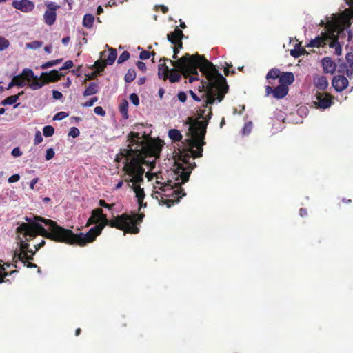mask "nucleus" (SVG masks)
<instances>
[{
    "mask_svg": "<svg viewBox=\"0 0 353 353\" xmlns=\"http://www.w3.org/2000/svg\"><path fill=\"white\" fill-rule=\"evenodd\" d=\"M163 61H168L174 68L170 69L165 63L158 66V77L163 81L169 79L170 83L179 82L181 74L187 78L188 82L192 83L199 79L198 69L203 75L207 77V90L203 94L207 97L205 106L208 104L213 105L215 101L221 102L228 92V85L225 78L219 72L216 66L207 60L203 55L195 54L190 55L185 53L177 60L173 61L163 58Z\"/></svg>",
    "mask_w": 353,
    "mask_h": 353,
    "instance_id": "f257e3e1",
    "label": "nucleus"
},
{
    "mask_svg": "<svg viewBox=\"0 0 353 353\" xmlns=\"http://www.w3.org/2000/svg\"><path fill=\"white\" fill-rule=\"evenodd\" d=\"M143 137H145V132L141 136L140 133L131 131L127 136V148L121 149L115 159L117 162L123 159L122 177L128 187L133 189L140 208L146 207V203L143 205L145 192L139 185L143 181V165H149L152 170L156 165L154 160L149 161L146 158L157 157L161 151L158 145L146 143L142 139Z\"/></svg>",
    "mask_w": 353,
    "mask_h": 353,
    "instance_id": "f03ea898",
    "label": "nucleus"
},
{
    "mask_svg": "<svg viewBox=\"0 0 353 353\" xmlns=\"http://www.w3.org/2000/svg\"><path fill=\"white\" fill-rule=\"evenodd\" d=\"M143 214L129 215L122 214L115 219L109 220L106 217L105 222L102 224L96 225L90 228L86 234H74L71 230L64 228L57 224L56 221H48L51 224L52 232L50 234V237L52 239L64 241V243L68 245H78L81 247L86 245L88 243H92L96 238L99 236L107 225L111 228H115L123 230L124 234L130 233L136 234L139 232V228L137 225L143 221Z\"/></svg>",
    "mask_w": 353,
    "mask_h": 353,
    "instance_id": "7ed1b4c3",
    "label": "nucleus"
},
{
    "mask_svg": "<svg viewBox=\"0 0 353 353\" xmlns=\"http://www.w3.org/2000/svg\"><path fill=\"white\" fill-rule=\"evenodd\" d=\"M190 157L191 156L188 154L181 153L180 159L182 162L174 163L173 165L174 181L168 179L165 183L157 181L162 185L160 188L161 192H156L153 194L155 195L160 205H165L168 208H170L186 195L181 185L188 181L193 166H196L195 163L192 165L189 162Z\"/></svg>",
    "mask_w": 353,
    "mask_h": 353,
    "instance_id": "20e7f679",
    "label": "nucleus"
},
{
    "mask_svg": "<svg viewBox=\"0 0 353 353\" xmlns=\"http://www.w3.org/2000/svg\"><path fill=\"white\" fill-rule=\"evenodd\" d=\"M34 221H31L30 219L26 217V220L28 223H22L16 229V232L18 234L17 238L20 240L19 253L34 254V255L37 252L36 250L33 251L30 249V245L28 242L34 239L38 235L55 242L64 243V241H57L50 237V234L52 232L53 230L51 224L48 221H53L52 220L39 216H34Z\"/></svg>",
    "mask_w": 353,
    "mask_h": 353,
    "instance_id": "39448f33",
    "label": "nucleus"
},
{
    "mask_svg": "<svg viewBox=\"0 0 353 353\" xmlns=\"http://www.w3.org/2000/svg\"><path fill=\"white\" fill-rule=\"evenodd\" d=\"M206 108H201L197 111L199 118L203 119L201 121H197L196 125H191L190 130H191L193 138L187 140L188 142L189 154L194 159L202 157L203 146L205 145L204 141L206 127L208 124L209 120L212 115V108L209 107L208 114L206 112Z\"/></svg>",
    "mask_w": 353,
    "mask_h": 353,
    "instance_id": "423d86ee",
    "label": "nucleus"
},
{
    "mask_svg": "<svg viewBox=\"0 0 353 353\" xmlns=\"http://www.w3.org/2000/svg\"><path fill=\"white\" fill-rule=\"evenodd\" d=\"M353 19V11L351 9H345L336 19L329 21L325 25L327 34L330 39H337L341 43H345L352 39V34L350 29Z\"/></svg>",
    "mask_w": 353,
    "mask_h": 353,
    "instance_id": "0eeeda50",
    "label": "nucleus"
},
{
    "mask_svg": "<svg viewBox=\"0 0 353 353\" xmlns=\"http://www.w3.org/2000/svg\"><path fill=\"white\" fill-rule=\"evenodd\" d=\"M21 74L25 81L29 82L28 87L33 90H39L44 85V82H41L40 77L34 75L33 70L30 68L23 69Z\"/></svg>",
    "mask_w": 353,
    "mask_h": 353,
    "instance_id": "6e6552de",
    "label": "nucleus"
},
{
    "mask_svg": "<svg viewBox=\"0 0 353 353\" xmlns=\"http://www.w3.org/2000/svg\"><path fill=\"white\" fill-rule=\"evenodd\" d=\"M289 88L286 85L279 84L274 88V85H268L265 86V95L272 94L273 97L277 99L284 98L288 93Z\"/></svg>",
    "mask_w": 353,
    "mask_h": 353,
    "instance_id": "1a4fd4ad",
    "label": "nucleus"
},
{
    "mask_svg": "<svg viewBox=\"0 0 353 353\" xmlns=\"http://www.w3.org/2000/svg\"><path fill=\"white\" fill-rule=\"evenodd\" d=\"M314 105L317 108L327 109L333 103L334 97L327 92H316Z\"/></svg>",
    "mask_w": 353,
    "mask_h": 353,
    "instance_id": "9d476101",
    "label": "nucleus"
},
{
    "mask_svg": "<svg viewBox=\"0 0 353 353\" xmlns=\"http://www.w3.org/2000/svg\"><path fill=\"white\" fill-rule=\"evenodd\" d=\"M46 7L47 10L43 14V21L47 25L52 26L54 23L57 19L56 11L60 6L54 2H50L46 3Z\"/></svg>",
    "mask_w": 353,
    "mask_h": 353,
    "instance_id": "9b49d317",
    "label": "nucleus"
},
{
    "mask_svg": "<svg viewBox=\"0 0 353 353\" xmlns=\"http://www.w3.org/2000/svg\"><path fill=\"white\" fill-rule=\"evenodd\" d=\"M106 216V214H103V211L101 208H96L92 211L91 216L88 219L85 225L88 227L92 224H102L105 222Z\"/></svg>",
    "mask_w": 353,
    "mask_h": 353,
    "instance_id": "f8f14e48",
    "label": "nucleus"
},
{
    "mask_svg": "<svg viewBox=\"0 0 353 353\" xmlns=\"http://www.w3.org/2000/svg\"><path fill=\"white\" fill-rule=\"evenodd\" d=\"M332 85L336 92H341L347 88L349 81L344 75L339 74L333 77Z\"/></svg>",
    "mask_w": 353,
    "mask_h": 353,
    "instance_id": "ddd939ff",
    "label": "nucleus"
},
{
    "mask_svg": "<svg viewBox=\"0 0 353 353\" xmlns=\"http://www.w3.org/2000/svg\"><path fill=\"white\" fill-rule=\"evenodd\" d=\"M12 6L23 12H30L34 8V3L30 0H14Z\"/></svg>",
    "mask_w": 353,
    "mask_h": 353,
    "instance_id": "4468645a",
    "label": "nucleus"
},
{
    "mask_svg": "<svg viewBox=\"0 0 353 353\" xmlns=\"http://www.w3.org/2000/svg\"><path fill=\"white\" fill-rule=\"evenodd\" d=\"M63 76L61 73L56 70H52L49 72H42L40 76L41 82H44V85L49 82H55L61 79Z\"/></svg>",
    "mask_w": 353,
    "mask_h": 353,
    "instance_id": "2eb2a0df",
    "label": "nucleus"
},
{
    "mask_svg": "<svg viewBox=\"0 0 353 353\" xmlns=\"http://www.w3.org/2000/svg\"><path fill=\"white\" fill-rule=\"evenodd\" d=\"M34 254H28V253H19L18 251H14L13 254V262L12 264L14 268H17V263L20 261L23 263L33 260Z\"/></svg>",
    "mask_w": 353,
    "mask_h": 353,
    "instance_id": "dca6fc26",
    "label": "nucleus"
},
{
    "mask_svg": "<svg viewBox=\"0 0 353 353\" xmlns=\"http://www.w3.org/2000/svg\"><path fill=\"white\" fill-rule=\"evenodd\" d=\"M206 81H208V79L207 77H205V80H202L201 83H202V88L204 90L203 91V90H199V92L201 93H202V95L201 97H199L195 92H194L192 90H189L188 91V93L190 94V96L192 97V98L197 101V102H200L201 101L202 99H205V100L203 101V103L202 105V107L203 108H205V102L207 99V97L205 96L203 94L206 92L207 90V86H206ZM208 105H211L210 104H208L206 108H208Z\"/></svg>",
    "mask_w": 353,
    "mask_h": 353,
    "instance_id": "f3484780",
    "label": "nucleus"
},
{
    "mask_svg": "<svg viewBox=\"0 0 353 353\" xmlns=\"http://www.w3.org/2000/svg\"><path fill=\"white\" fill-rule=\"evenodd\" d=\"M321 63L325 73L334 74L336 71V65L330 57H326L323 58Z\"/></svg>",
    "mask_w": 353,
    "mask_h": 353,
    "instance_id": "a211bd4d",
    "label": "nucleus"
},
{
    "mask_svg": "<svg viewBox=\"0 0 353 353\" xmlns=\"http://www.w3.org/2000/svg\"><path fill=\"white\" fill-rule=\"evenodd\" d=\"M330 41V39H328V35L327 34V30L325 33L323 34L322 37H317L314 39H312L310 41L308 46L310 47H321L324 46L326 44H328Z\"/></svg>",
    "mask_w": 353,
    "mask_h": 353,
    "instance_id": "6ab92c4d",
    "label": "nucleus"
},
{
    "mask_svg": "<svg viewBox=\"0 0 353 353\" xmlns=\"http://www.w3.org/2000/svg\"><path fill=\"white\" fill-rule=\"evenodd\" d=\"M183 36L184 34L183 31L176 27L173 32H171L167 34V39L172 44L174 45V43H179V41L182 40Z\"/></svg>",
    "mask_w": 353,
    "mask_h": 353,
    "instance_id": "aec40b11",
    "label": "nucleus"
},
{
    "mask_svg": "<svg viewBox=\"0 0 353 353\" xmlns=\"http://www.w3.org/2000/svg\"><path fill=\"white\" fill-rule=\"evenodd\" d=\"M281 72L278 68H272L269 70L266 74V80L268 81V85H274L275 81L280 78Z\"/></svg>",
    "mask_w": 353,
    "mask_h": 353,
    "instance_id": "412c9836",
    "label": "nucleus"
},
{
    "mask_svg": "<svg viewBox=\"0 0 353 353\" xmlns=\"http://www.w3.org/2000/svg\"><path fill=\"white\" fill-rule=\"evenodd\" d=\"M294 81V76L292 72H281L279 82L281 85H286L287 87L291 85Z\"/></svg>",
    "mask_w": 353,
    "mask_h": 353,
    "instance_id": "4be33fe9",
    "label": "nucleus"
},
{
    "mask_svg": "<svg viewBox=\"0 0 353 353\" xmlns=\"http://www.w3.org/2000/svg\"><path fill=\"white\" fill-rule=\"evenodd\" d=\"M314 84L319 90H325L327 88L329 83L325 77L319 76L314 78Z\"/></svg>",
    "mask_w": 353,
    "mask_h": 353,
    "instance_id": "5701e85b",
    "label": "nucleus"
},
{
    "mask_svg": "<svg viewBox=\"0 0 353 353\" xmlns=\"http://www.w3.org/2000/svg\"><path fill=\"white\" fill-rule=\"evenodd\" d=\"M99 83L96 82H92L90 83L89 85L85 88L83 93V95L84 97H88L95 94L99 92Z\"/></svg>",
    "mask_w": 353,
    "mask_h": 353,
    "instance_id": "b1692460",
    "label": "nucleus"
},
{
    "mask_svg": "<svg viewBox=\"0 0 353 353\" xmlns=\"http://www.w3.org/2000/svg\"><path fill=\"white\" fill-rule=\"evenodd\" d=\"M344 43H341L337 39H330L328 45L330 48H334V52L336 55H341L342 52V45Z\"/></svg>",
    "mask_w": 353,
    "mask_h": 353,
    "instance_id": "393cba45",
    "label": "nucleus"
},
{
    "mask_svg": "<svg viewBox=\"0 0 353 353\" xmlns=\"http://www.w3.org/2000/svg\"><path fill=\"white\" fill-rule=\"evenodd\" d=\"M346 59L347 63L346 73L350 79H352L353 76V53L347 54Z\"/></svg>",
    "mask_w": 353,
    "mask_h": 353,
    "instance_id": "a878e982",
    "label": "nucleus"
},
{
    "mask_svg": "<svg viewBox=\"0 0 353 353\" xmlns=\"http://www.w3.org/2000/svg\"><path fill=\"white\" fill-rule=\"evenodd\" d=\"M168 136L169 138L173 141V142H179L181 141L183 136L181 133V132L179 130L176 129H171L168 132Z\"/></svg>",
    "mask_w": 353,
    "mask_h": 353,
    "instance_id": "bb28decb",
    "label": "nucleus"
},
{
    "mask_svg": "<svg viewBox=\"0 0 353 353\" xmlns=\"http://www.w3.org/2000/svg\"><path fill=\"white\" fill-rule=\"evenodd\" d=\"M117 57V50L112 48H109V54L107 58L105 59L104 61L107 65H112Z\"/></svg>",
    "mask_w": 353,
    "mask_h": 353,
    "instance_id": "cd10ccee",
    "label": "nucleus"
},
{
    "mask_svg": "<svg viewBox=\"0 0 353 353\" xmlns=\"http://www.w3.org/2000/svg\"><path fill=\"white\" fill-rule=\"evenodd\" d=\"M128 102L126 99H123L119 105V111L123 119H128Z\"/></svg>",
    "mask_w": 353,
    "mask_h": 353,
    "instance_id": "c85d7f7f",
    "label": "nucleus"
},
{
    "mask_svg": "<svg viewBox=\"0 0 353 353\" xmlns=\"http://www.w3.org/2000/svg\"><path fill=\"white\" fill-rule=\"evenodd\" d=\"M23 93V92L22 91L21 92L19 93L18 94L11 95V96L6 98L4 100H3L1 101V105H12V104H14L19 99V96L21 94H22Z\"/></svg>",
    "mask_w": 353,
    "mask_h": 353,
    "instance_id": "c756f323",
    "label": "nucleus"
},
{
    "mask_svg": "<svg viewBox=\"0 0 353 353\" xmlns=\"http://www.w3.org/2000/svg\"><path fill=\"white\" fill-rule=\"evenodd\" d=\"M94 17L91 14H86L83 19V26L87 28H90L93 26Z\"/></svg>",
    "mask_w": 353,
    "mask_h": 353,
    "instance_id": "7c9ffc66",
    "label": "nucleus"
},
{
    "mask_svg": "<svg viewBox=\"0 0 353 353\" xmlns=\"http://www.w3.org/2000/svg\"><path fill=\"white\" fill-rule=\"evenodd\" d=\"M136 78V72L134 69H129L125 75L124 79L126 83H131Z\"/></svg>",
    "mask_w": 353,
    "mask_h": 353,
    "instance_id": "2f4dec72",
    "label": "nucleus"
},
{
    "mask_svg": "<svg viewBox=\"0 0 353 353\" xmlns=\"http://www.w3.org/2000/svg\"><path fill=\"white\" fill-rule=\"evenodd\" d=\"M107 64L104 61L97 60L94 62L92 68H96V71L99 73H101L104 70V68Z\"/></svg>",
    "mask_w": 353,
    "mask_h": 353,
    "instance_id": "473e14b6",
    "label": "nucleus"
},
{
    "mask_svg": "<svg viewBox=\"0 0 353 353\" xmlns=\"http://www.w3.org/2000/svg\"><path fill=\"white\" fill-rule=\"evenodd\" d=\"M12 80L14 81L15 86L23 87L26 85V81L21 74L14 76L12 78Z\"/></svg>",
    "mask_w": 353,
    "mask_h": 353,
    "instance_id": "72a5a7b5",
    "label": "nucleus"
},
{
    "mask_svg": "<svg viewBox=\"0 0 353 353\" xmlns=\"http://www.w3.org/2000/svg\"><path fill=\"white\" fill-rule=\"evenodd\" d=\"M305 52V49L301 48L299 47L297 49L294 48L290 50V54L294 58H298V57H301Z\"/></svg>",
    "mask_w": 353,
    "mask_h": 353,
    "instance_id": "f704fd0d",
    "label": "nucleus"
},
{
    "mask_svg": "<svg viewBox=\"0 0 353 353\" xmlns=\"http://www.w3.org/2000/svg\"><path fill=\"white\" fill-rule=\"evenodd\" d=\"M61 61H62V59L49 61H47V62L43 63L41 65V68L42 69H46L48 68L54 66V65H57L58 63H61Z\"/></svg>",
    "mask_w": 353,
    "mask_h": 353,
    "instance_id": "c9c22d12",
    "label": "nucleus"
},
{
    "mask_svg": "<svg viewBox=\"0 0 353 353\" xmlns=\"http://www.w3.org/2000/svg\"><path fill=\"white\" fill-rule=\"evenodd\" d=\"M54 129L52 125H46L43 128V134L45 137H49L54 134Z\"/></svg>",
    "mask_w": 353,
    "mask_h": 353,
    "instance_id": "e433bc0d",
    "label": "nucleus"
},
{
    "mask_svg": "<svg viewBox=\"0 0 353 353\" xmlns=\"http://www.w3.org/2000/svg\"><path fill=\"white\" fill-rule=\"evenodd\" d=\"M43 45L42 41H34L32 42L27 43H26V48H30V49H37L41 47Z\"/></svg>",
    "mask_w": 353,
    "mask_h": 353,
    "instance_id": "4c0bfd02",
    "label": "nucleus"
},
{
    "mask_svg": "<svg viewBox=\"0 0 353 353\" xmlns=\"http://www.w3.org/2000/svg\"><path fill=\"white\" fill-rule=\"evenodd\" d=\"M10 46V42L6 38L0 36V51H3L8 48Z\"/></svg>",
    "mask_w": 353,
    "mask_h": 353,
    "instance_id": "58836bf2",
    "label": "nucleus"
},
{
    "mask_svg": "<svg viewBox=\"0 0 353 353\" xmlns=\"http://www.w3.org/2000/svg\"><path fill=\"white\" fill-rule=\"evenodd\" d=\"M252 123L251 121L245 123L242 129V134L243 135L249 134L252 130Z\"/></svg>",
    "mask_w": 353,
    "mask_h": 353,
    "instance_id": "ea45409f",
    "label": "nucleus"
},
{
    "mask_svg": "<svg viewBox=\"0 0 353 353\" xmlns=\"http://www.w3.org/2000/svg\"><path fill=\"white\" fill-rule=\"evenodd\" d=\"M130 53L128 51H123L118 59V63H123L130 58Z\"/></svg>",
    "mask_w": 353,
    "mask_h": 353,
    "instance_id": "a19ab883",
    "label": "nucleus"
},
{
    "mask_svg": "<svg viewBox=\"0 0 353 353\" xmlns=\"http://www.w3.org/2000/svg\"><path fill=\"white\" fill-rule=\"evenodd\" d=\"M79 134H80L79 130L76 127H72L68 133V135L73 138H76V137H79Z\"/></svg>",
    "mask_w": 353,
    "mask_h": 353,
    "instance_id": "79ce46f5",
    "label": "nucleus"
},
{
    "mask_svg": "<svg viewBox=\"0 0 353 353\" xmlns=\"http://www.w3.org/2000/svg\"><path fill=\"white\" fill-rule=\"evenodd\" d=\"M130 100L136 106H137L139 104V98L138 95L135 93H132L130 95Z\"/></svg>",
    "mask_w": 353,
    "mask_h": 353,
    "instance_id": "37998d69",
    "label": "nucleus"
},
{
    "mask_svg": "<svg viewBox=\"0 0 353 353\" xmlns=\"http://www.w3.org/2000/svg\"><path fill=\"white\" fill-rule=\"evenodd\" d=\"M55 155L53 148H50L46 150V160L49 161L52 159Z\"/></svg>",
    "mask_w": 353,
    "mask_h": 353,
    "instance_id": "c03bdc74",
    "label": "nucleus"
},
{
    "mask_svg": "<svg viewBox=\"0 0 353 353\" xmlns=\"http://www.w3.org/2000/svg\"><path fill=\"white\" fill-rule=\"evenodd\" d=\"M68 116V114L65 112H59L57 113L54 117V120H62L66 118Z\"/></svg>",
    "mask_w": 353,
    "mask_h": 353,
    "instance_id": "a18cd8bd",
    "label": "nucleus"
},
{
    "mask_svg": "<svg viewBox=\"0 0 353 353\" xmlns=\"http://www.w3.org/2000/svg\"><path fill=\"white\" fill-rule=\"evenodd\" d=\"M43 141L42 134L40 131H37L35 134V137L34 140V145H38L41 143Z\"/></svg>",
    "mask_w": 353,
    "mask_h": 353,
    "instance_id": "49530a36",
    "label": "nucleus"
},
{
    "mask_svg": "<svg viewBox=\"0 0 353 353\" xmlns=\"http://www.w3.org/2000/svg\"><path fill=\"white\" fill-rule=\"evenodd\" d=\"M151 57V53L149 51L143 50L140 52L139 58L142 60L148 59Z\"/></svg>",
    "mask_w": 353,
    "mask_h": 353,
    "instance_id": "de8ad7c7",
    "label": "nucleus"
},
{
    "mask_svg": "<svg viewBox=\"0 0 353 353\" xmlns=\"http://www.w3.org/2000/svg\"><path fill=\"white\" fill-rule=\"evenodd\" d=\"M94 112L96 114L100 115V116H102V117L105 116V114H106L105 111L101 106L95 107L94 109Z\"/></svg>",
    "mask_w": 353,
    "mask_h": 353,
    "instance_id": "09e8293b",
    "label": "nucleus"
},
{
    "mask_svg": "<svg viewBox=\"0 0 353 353\" xmlns=\"http://www.w3.org/2000/svg\"><path fill=\"white\" fill-rule=\"evenodd\" d=\"M98 101V97H94L91 98L88 101L84 103L83 104V107H92L94 103H96Z\"/></svg>",
    "mask_w": 353,
    "mask_h": 353,
    "instance_id": "8fccbe9b",
    "label": "nucleus"
},
{
    "mask_svg": "<svg viewBox=\"0 0 353 353\" xmlns=\"http://www.w3.org/2000/svg\"><path fill=\"white\" fill-rule=\"evenodd\" d=\"M7 276H8V272L6 271H3L0 269V283L9 281V279L5 280Z\"/></svg>",
    "mask_w": 353,
    "mask_h": 353,
    "instance_id": "3c124183",
    "label": "nucleus"
},
{
    "mask_svg": "<svg viewBox=\"0 0 353 353\" xmlns=\"http://www.w3.org/2000/svg\"><path fill=\"white\" fill-rule=\"evenodd\" d=\"M177 98L181 102L185 103L187 100V94L185 92L181 91L177 94Z\"/></svg>",
    "mask_w": 353,
    "mask_h": 353,
    "instance_id": "603ef678",
    "label": "nucleus"
},
{
    "mask_svg": "<svg viewBox=\"0 0 353 353\" xmlns=\"http://www.w3.org/2000/svg\"><path fill=\"white\" fill-rule=\"evenodd\" d=\"M99 205L101 207H103V208H108L110 210H112V207L114 205V204L110 205V204L107 203L105 201V200H103V199L99 200Z\"/></svg>",
    "mask_w": 353,
    "mask_h": 353,
    "instance_id": "864d4df0",
    "label": "nucleus"
},
{
    "mask_svg": "<svg viewBox=\"0 0 353 353\" xmlns=\"http://www.w3.org/2000/svg\"><path fill=\"white\" fill-rule=\"evenodd\" d=\"M73 66V62L71 60H68L65 61L63 65L60 68V70H64L67 69H70Z\"/></svg>",
    "mask_w": 353,
    "mask_h": 353,
    "instance_id": "5fc2aeb1",
    "label": "nucleus"
},
{
    "mask_svg": "<svg viewBox=\"0 0 353 353\" xmlns=\"http://www.w3.org/2000/svg\"><path fill=\"white\" fill-rule=\"evenodd\" d=\"M11 154L14 157H18L22 155V152L19 147H16L12 150Z\"/></svg>",
    "mask_w": 353,
    "mask_h": 353,
    "instance_id": "6e6d98bb",
    "label": "nucleus"
},
{
    "mask_svg": "<svg viewBox=\"0 0 353 353\" xmlns=\"http://www.w3.org/2000/svg\"><path fill=\"white\" fill-rule=\"evenodd\" d=\"M52 97L54 99L59 100L61 99L63 97V94L61 92L57 90H53L52 92Z\"/></svg>",
    "mask_w": 353,
    "mask_h": 353,
    "instance_id": "4d7b16f0",
    "label": "nucleus"
},
{
    "mask_svg": "<svg viewBox=\"0 0 353 353\" xmlns=\"http://www.w3.org/2000/svg\"><path fill=\"white\" fill-rule=\"evenodd\" d=\"M19 179H20V176L18 174H15L9 177L8 182L9 183H14V182L18 181L19 180Z\"/></svg>",
    "mask_w": 353,
    "mask_h": 353,
    "instance_id": "13d9d810",
    "label": "nucleus"
},
{
    "mask_svg": "<svg viewBox=\"0 0 353 353\" xmlns=\"http://www.w3.org/2000/svg\"><path fill=\"white\" fill-rule=\"evenodd\" d=\"M137 68H138L140 70H141V71H143V72H144V71H145V70H146V65H145V63H143V61H137Z\"/></svg>",
    "mask_w": 353,
    "mask_h": 353,
    "instance_id": "bf43d9fd",
    "label": "nucleus"
},
{
    "mask_svg": "<svg viewBox=\"0 0 353 353\" xmlns=\"http://www.w3.org/2000/svg\"><path fill=\"white\" fill-rule=\"evenodd\" d=\"M98 74H99V73L97 72L96 70L92 72L90 74H88L87 75V79H85V81H87V80H92V79H96Z\"/></svg>",
    "mask_w": 353,
    "mask_h": 353,
    "instance_id": "052dcab7",
    "label": "nucleus"
},
{
    "mask_svg": "<svg viewBox=\"0 0 353 353\" xmlns=\"http://www.w3.org/2000/svg\"><path fill=\"white\" fill-rule=\"evenodd\" d=\"M299 214L301 216L304 217L307 215V209L301 208L299 210Z\"/></svg>",
    "mask_w": 353,
    "mask_h": 353,
    "instance_id": "680f3d73",
    "label": "nucleus"
},
{
    "mask_svg": "<svg viewBox=\"0 0 353 353\" xmlns=\"http://www.w3.org/2000/svg\"><path fill=\"white\" fill-rule=\"evenodd\" d=\"M45 241L44 240H41V241L40 243H39L38 244L35 245H34V248L36 249V251H38L39 249H40L41 248L43 247L45 245Z\"/></svg>",
    "mask_w": 353,
    "mask_h": 353,
    "instance_id": "e2e57ef3",
    "label": "nucleus"
},
{
    "mask_svg": "<svg viewBox=\"0 0 353 353\" xmlns=\"http://www.w3.org/2000/svg\"><path fill=\"white\" fill-rule=\"evenodd\" d=\"M23 264H24V265H26L28 268H37V265L35 263H32L30 261H28L27 263H23Z\"/></svg>",
    "mask_w": 353,
    "mask_h": 353,
    "instance_id": "0e129e2a",
    "label": "nucleus"
},
{
    "mask_svg": "<svg viewBox=\"0 0 353 353\" xmlns=\"http://www.w3.org/2000/svg\"><path fill=\"white\" fill-rule=\"evenodd\" d=\"M39 181V179L38 178H34L31 182H30V188L32 189V190H34V185L35 184L38 182Z\"/></svg>",
    "mask_w": 353,
    "mask_h": 353,
    "instance_id": "69168bd1",
    "label": "nucleus"
},
{
    "mask_svg": "<svg viewBox=\"0 0 353 353\" xmlns=\"http://www.w3.org/2000/svg\"><path fill=\"white\" fill-rule=\"evenodd\" d=\"M179 51H180V50L177 49L174 46L173 47V52H174V54H173L172 58L174 59L177 60L176 58H177L178 54L179 53Z\"/></svg>",
    "mask_w": 353,
    "mask_h": 353,
    "instance_id": "338daca9",
    "label": "nucleus"
},
{
    "mask_svg": "<svg viewBox=\"0 0 353 353\" xmlns=\"http://www.w3.org/2000/svg\"><path fill=\"white\" fill-rule=\"evenodd\" d=\"M71 80L69 77L67 78L66 81L63 83L65 88H69L71 85Z\"/></svg>",
    "mask_w": 353,
    "mask_h": 353,
    "instance_id": "774afa93",
    "label": "nucleus"
}]
</instances>
